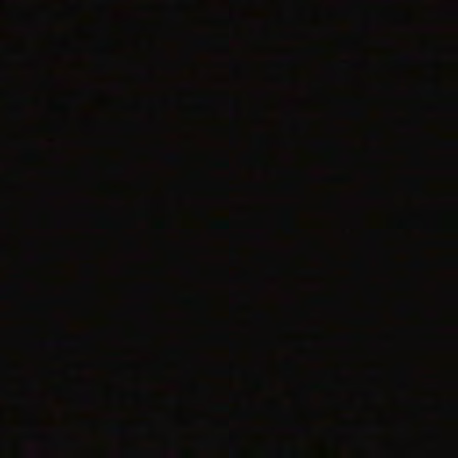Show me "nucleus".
Masks as SVG:
<instances>
[{
  "instance_id": "obj_2",
  "label": "nucleus",
  "mask_w": 458,
  "mask_h": 458,
  "mask_svg": "<svg viewBox=\"0 0 458 458\" xmlns=\"http://www.w3.org/2000/svg\"><path fill=\"white\" fill-rule=\"evenodd\" d=\"M216 225L219 227L224 228V229H228L230 226L229 223H227V222H218V223H216Z\"/></svg>"
},
{
  "instance_id": "obj_3",
  "label": "nucleus",
  "mask_w": 458,
  "mask_h": 458,
  "mask_svg": "<svg viewBox=\"0 0 458 458\" xmlns=\"http://www.w3.org/2000/svg\"><path fill=\"white\" fill-rule=\"evenodd\" d=\"M114 429H115V431H117L119 433H123V432L126 431V428L124 427H122V426H115Z\"/></svg>"
},
{
  "instance_id": "obj_4",
  "label": "nucleus",
  "mask_w": 458,
  "mask_h": 458,
  "mask_svg": "<svg viewBox=\"0 0 458 458\" xmlns=\"http://www.w3.org/2000/svg\"><path fill=\"white\" fill-rule=\"evenodd\" d=\"M170 158L174 161H180L181 160V157L178 156V155H170Z\"/></svg>"
},
{
  "instance_id": "obj_1",
  "label": "nucleus",
  "mask_w": 458,
  "mask_h": 458,
  "mask_svg": "<svg viewBox=\"0 0 458 458\" xmlns=\"http://www.w3.org/2000/svg\"><path fill=\"white\" fill-rule=\"evenodd\" d=\"M285 226L286 228L289 230V231H293L295 230V227L293 226L292 221L290 219H287V221L285 222Z\"/></svg>"
}]
</instances>
